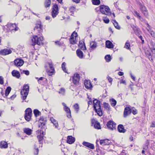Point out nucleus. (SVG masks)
Wrapping results in <instances>:
<instances>
[{"instance_id": "obj_1", "label": "nucleus", "mask_w": 155, "mask_h": 155, "mask_svg": "<svg viewBox=\"0 0 155 155\" xmlns=\"http://www.w3.org/2000/svg\"><path fill=\"white\" fill-rule=\"evenodd\" d=\"M43 37L42 36L34 35L30 40L29 44L30 46H32L34 49H35L34 46L36 45H41L43 44Z\"/></svg>"}, {"instance_id": "obj_2", "label": "nucleus", "mask_w": 155, "mask_h": 155, "mask_svg": "<svg viewBox=\"0 0 155 155\" xmlns=\"http://www.w3.org/2000/svg\"><path fill=\"white\" fill-rule=\"evenodd\" d=\"M94 107L95 110L100 116H101L103 115V113L101 108L100 101L97 99H94L93 101Z\"/></svg>"}, {"instance_id": "obj_3", "label": "nucleus", "mask_w": 155, "mask_h": 155, "mask_svg": "<svg viewBox=\"0 0 155 155\" xmlns=\"http://www.w3.org/2000/svg\"><path fill=\"white\" fill-rule=\"evenodd\" d=\"M29 92V86L28 84H24L22 90L21 91V98L23 101L26 99Z\"/></svg>"}, {"instance_id": "obj_4", "label": "nucleus", "mask_w": 155, "mask_h": 155, "mask_svg": "<svg viewBox=\"0 0 155 155\" xmlns=\"http://www.w3.org/2000/svg\"><path fill=\"white\" fill-rule=\"evenodd\" d=\"M100 11L103 14L108 16L111 15V12L109 7L104 5H101L100 6Z\"/></svg>"}, {"instance_id": "obj_5", "label": "nucleus", "mask_w": 155, "mask_h": 155, "mask_svg": "<svg viewBox=\"0 0 155 155\" xmlns=\"http://www.w3.org/2000/svg\"><path fill=\"white\" fill-rule=\"evenodd\" d=\"M32 112V110L30 108H28L26 110H25V118L26 120L29 121L30 120L31 117Z\"/></svg>"}, {"instance_id": "obj_6", "label": "nucleus", "mask_w": 155, "mask_h": 155, "mask_svg": "<svg viewBox=\"0 0 155 155\" xmlns=\"http://www.w3.org/2000/svg\"><path fill=\"white\" fill-rule=\"evenodd\" d=\"M58 6L57 4L53 5L52 8V10L51 12V15L52 17L54 18L55 17L58 13Z\"/></svg>"}, {"instance_id": "obj_7", "label": "nucleus", "mask_w": 155, "mask_h": 155, "mask_svg": "<svg viewBox=\"0 0 155 155\" xmlns=\"http://www.w3.org/2000/svg\"><path fill=\"white\" fill-rule=\"evenodd\" d=\"M107 126L109 129L113 130L116 129V124L112 121H110L107 122Z\"/></svg>"}, {"instance_id": "obj_8", "label": "nucleus", "mask_w": 155, "mask_h": 155, "mask_svg": "<svg viewBox=\"0 0 155 155\" xmlns=\"http://www.w3.org/2000/svg\"><path fill=\"white\" fill-rule=\"evenodd\" d=\"M80 76L79 74H75L72 77V81L73 83L74 84H77L79 81Z\"/></svg>"}, {"instance_id": "obj_9", "label": "nucleus", "mask_w": 155, "mask_h": 155, "mask_svg": "<svg viewBox=\"0 0 155 155\" xmlns=\"http://www.w3.org/2000/svg\"><path fill=\"white\" fill-rule=\"evenodd\" d=\"M7 27L11 31H16L18 30V28L16 27L15 24L8 23L7 25Z\"/></svg>"}, {"instance_id": "obj_10", "label": "nucleus", "mask_w": 155, "mask_h": 155, "mask_svg": "<svg viewBox=\"0 0 155 155\" xmlns=\"http://www.w3.org/2000/svg\"><path fill=\"white\" fill-rule=\"evenodd\" d=\"M77 36V34L76 33L74 32L71 35L70 39V41L71 44H74L76 43V38Z\"/></svg>"}, {"instance_id": "obj_11", "label": "nucleus", "mask_w": 155, "mask_h": 155, "mask_svg": "<svg viewBox=\"0 0 155 155\" xmlns=\"http://www.w3.org/2000/svg\"><path fill=\"white\" fill-rule=\"evenodd\" d=\"M140 9L144 15L147 17L148 16V12L146 7L142 5H141L140 6Z\"/></svg>"}, {"instance_id": "obj_12", "label": "nucleus", "mask_w": 155, "mask_h": 155, "mask_svg": "<svg viewBox=\"0 0 155 155\" xmlns=\"http://www.w3.org/2000/svg\"><path fill=\"white\" fill-rule=\"evenodd\" d=\"M132 112V109L129 107H125L124 111V116L126 117L127 115H130Z\"/></svg>"}, {"instance_id": "obj_13", "label": "nucleus", "mask_w": 155, "mask_h": 155, "mask_svg": "<svg viewBox=\"0 0 155 155\" xmlns=\"http://www.w3.org/2000/svg\"><path fill=\"white\" fill-rule=\"evenodd\" d=\"M24 63L23 61L20 59H16L14 61L15 65L18 67L22 66Z\"/></svg>"}, {"instance_id": "obj_14", "label": "nucleus", "mask_w": 155, "mask_h": 155, "mask_svg": "<svg viewBox=\"0 0 155 155\" xmlns=\"http://www.w3.org/2000/svg\"><path fill=\"white\" fill-rule=\"evenodd\" d=\"M46 65L45 66V67L46 68L48 66L50 69V70L48 69H47V71L49 72L50 73H52L54 71V69L52 63L51 62H48L46 64Z\"/></svg>"}, {"instance_id": "obj_15", "label": "nucleus", "mask_w": 155, "mask_h": 155, "mask_svg": "<svg viewBox=\"0 0 155 155\" xmlns=\"http://www.w3.org/2000/svg\"><path fill=\"white\" fill-rule=\"evenodd\" d=\"M42 26L41 25V23H38L36 25L34 29V31L37 33H40L42 30Z\"/></svg>"}, {"instance_id": "obj_16", "label": "nucleus", "mask_w": 155, "mask_h": 155, "mask_svg": "<svg viewBox=\"0 0 155 155\" xmlns=\"http://www.w3.org/2000/svg\"><path fill=\"white\" fill-rule=\"evenodd\" d=\"M12 51L9 49H4L0 51V54L2 55H6L11 53Z\"/></svg>"}, {"instance_id": "obj_17", "label": "nucleus", "mask_w": 155, "mask_h": 155, "mask_svg": "<svg viewBox=\"0 0 155 155\" xmlns=\"http://www.w3.org/2000/svg\"><path fill=\"white\" fill-rule=\"evenodd\" d=\"M82 144L84 146L91 149H93L94 148V147L93 144L89 142L84 141L83 142Z\"/></svg>"}, {"instance_id": "obj_18", "label": "nucleus", "mask_w": 155, "mask_h": 155, "mask_svg": "<svg viewBox=\"0 0 155 155\" xmlns=\"http://www.w3.org/2000/svg\"><path fill=\"white\" fill-rule=\"evenodd\" d=\"M84 84L85 87L87 89H90L92 87V85L89 81L85 80Z\"/></svg>"}, {"instance_id": "obj_19", "label": "nucleus", "mask_w": 155, "mask_h": 155, "mask_svg": "<svg viewBox=\"0 0 155 155\" xmlns=\"http://www.w3.org/2000/svg\"><path fill=\"white\" fill-rule=\"evenodd\" d=\"M12 74L13 77L17 78H19L20 77V74L19 71L17 70H13L12 72Z\"/></svg>"}, {"instance_id": "obj_20", "label": "nucleus", "mask_w": 155, "mask_h": 155, "mask_svg": "<svg viewBox=\"0 0 155 155\" xmlns=\"http://www.w3.org/2000/svg\"><path fill=\"white\" fill-rule=\"evenodd\" d=\"M38 135L37 136V138L38 139L39 141L41 140L44 137V131L43 130H38Z\"/></svg>"}, {"instance_id": "obj_21", "label": "nucleus", "mask_w": 155, "mask_h": 155, "mask_svg": "<svg viewBox=\"0 0 155 155\" xmlns=\"http://www.w3.org/2000/svg\"><path fill=\"white\" fill-rule=\"evenodd\" d=\"M97 46V43L94 41H90V47L92 50L95 49Z\"/></svg>"}, {"instance_id": "obj_22", "label": "nucleus", "mask_w": 155, "mask_h": 155, "mask_svg": "<svg viewBox=\"0 0 155 155\" xmlns=\"http://www.w3.org/2000/svg\"><path fill=\"white\" fill-rule=\"evenodd\" d=\"M75 140L74 137L72 136H68L67 139V142L70 144L73 143Z\"/></svg>"}, {"instance_id": "obj_23", "label": "nucleus", "mask_w": 155, "mask_h": 155, "mask_svg": "<svg viewBox=\"0 0 155 155\" xmlns=\"http://www.w3.org/2000/svg\"><path fill=\"white\" fill-rule=\"evenodd\" d=\"M8 147L7 143L4 141H2L0 142V148H6Z\"/></svg>"}, {"instance_id": "obj_24", "label": "nucleus", "mask_w": 155, "mask_h": 155, "mask_svg": "<svg viewBox=\"0 0 155 155\" xmlns=\"http://www.w3.org/2000/svg\"><path fill=\"white\" fill-rule=\"evenodd\" d=\"M117 129L118 131L120 133H124L126 131L123 126L121 124H120L118 126Z\"/></svg>"}, {"instance_id": "obj_25", "label": "nucleus", "mask_w": 155, "mask_h": 155, "mask_svg": "<svg viewBox=\"0 0 155 155\" xmlns=\"http://www.w3.org/2000/svg\"><path fill=\"white\" fill-rule=\"evenodd\" d=\"M106 47L109 48H114L112 43L108 40L106 42Z\"/></svg>"}, {"instance_id": "obj_26", "label": "nucleus", "mask_w": 155, "mask_h": 155, "mask_svg": "<svg viewBox=\"0 0 155 155\" xmlns=\"http://www.w3.org/2000/svg\"><path fill=\"white\" fill-rule=\"evenodd\" d=\"M100 143L101 145H109L110 143L109 140L107 139L101 140H100Z\"/></svg>"}, {"instance_id": "obj_27", "label": "nucleus", "mask_w": 155, "mask_h": 155, "mask_svg": "<svg viewBox=\"0 0 155 155\" xmlns=\"http://www.w3.org/2000/svg\"><path fill=\"white\" fill-rule=\"evenodd\" d=\"M62 104L64 106V109L67 113L71 114V111L68 107L67 106L66 104L64 103H62Z\"/></svg>"}, {"instance_id": "obj_28", "label": "nucleus", "mask_w": 155, "mask_h": 155, "mask_svg": "<svg viewBox=\"0 0 155 155\" xmlns=\"http://www.w3.org/2000/svg\"><path fill=\"white\" fill-rule=\"evenodd\" d=\"M78 46L80 48L83 50H85L86 49L85 44L83 41H80Z\"/></svg>"}, {"instance_id": "obj_29", "label": "nucleus", "mask_w": 155, "mask_h": 155, "mask_svg": "<svg viewBox=\"0 0 155 155\" xmlns=\"http://www.w3.org/2000/svg\"><path fill=\"white\" fill-rule=\"evenodd\" d=\"M23 131L24 133L27 135H30L32 132V130L29 128H23Z\"/></svg>"}, {"instance_id": "obj_30", "label": "nucleus", "mask_w": 155, "mask_h": 155, "mask_svg": "<svg viewBox=\"0 0 155 155\" xmlns=\"http://www.w3.org/2000/svg\"><path fill=\"white\" fill-rule=\"evenodd\" d=\"M76 53L77 56L80 58H83V52L80 50L78 49L76 51Z\"/></svg>"}, {"instance_id": "obj_31", "label": "nucleus", "mask_w": 155, "mask_h": 155, "mask_svg": "<svg viewBox=\"0 0 155 155\" xmlns=\"http://www.w3.org/2000/svg\"><path fill=\"white\" fill-rule=\"evenodd\" d=\"M50 120L51 122L54 124V125L55 126V128H57L58 126V124L56 120L54 119L53 117L50 118Z\"/></svg>"}, {"instance_id": "obj_32", "label": "nucleus", "mask_w": 155, "mask_h": 155, "mask_svg": "<svg viewBox=\"0 0 155 155\" xmlns=\"http://www.w3.org/2000/svg\"><path fill=\"white\" fill-rule=\"evenodd\" d=\"M110 102L111 105L113 107H115L117 101L113 98L110 99Z\"/></svg>"}, {"instance_id": "obj_33", "label": "nucleus", "mask_w": 155, "mask_h": 155, "mask_svg": "<svg viewBox=\"0 0 155 155\" xmlns=\"http://www.w3.org/2000/svg\"><path fill=\"white\" fill-rule=\"evenodd\" d=\"M51 2V0H45L44 3L45 7L47 8L49 7L50 5Z\"/></svg>"}, {"instance_id": "obj_34", "label": "nucleus", "mask_w": 155, "mask_h": 155, "mask_svg": "<svg viewBox=\"0 0 155 155\" xmlns=\"http://www.w3.org/2000/svg\"><path fill=\"white\" fill-rule=\"evenodd\" d=\"M11 90V88L10 87H8L5 90V97L7 96Z\"/></svg>"}, {"instance_id": "obj_35", "label": "nucleus", "mask_w": 155, "mask_h": 155, "mask_svg": "<svg viewBox=\"0 0 155 155\" xmlns=\"http://www.w3.org/2000/svg\"><path fill=\"white\" fill-rule=\"evenodd\" d=\"M33 112L35 116L36 117L39 116L41 114V113L37 109L34 110Z\"/></svg>"}, {"instance_id": "obj_36", "label": "nucleus", "mask_w": 155, "mask_h": 155, "mask_svg": "<svg viewBox=\"0 0 155 155\" xmlns=\"http://www.w3.org/2000/svg\"><path fill=\"white\" fill-rule=\"evenodd\" d=\"M66 65V64L65 62H64L62 63L61 65V68L65 72L68 73L67 70L66 69L65 66Z\"/></svg>"}, {"instance_id": "obj_37", "label": "nucleus", "mask_w": 155, "mask_h": 155, "mask_svg": "<svg viewBox=\"0 0 155 155\" xmlns=\"http://www.w3.org/2000/svg\"><path fill=\"white\" fill-rule=\"evenodd\" d=\"M114 21V22L113 23L115 28L118 29H120V28L118 25V23L116 21V20Z\"/></svg>"}, {"instance_id": "obj_38", "label": "nucleus", "mask_w": 155, "mask_h": 155, "mask_svg": "<svg viewBox=\"0 0 155 155\" xmlns=\"http://www.w3.org/2000/svg\"><path fill=\"white\" fill-rule=\"evenodd\" d=\"M130 45L129 41H127L125 43L124 48H126L127 49L130 50Z\"/></svg>"}, {"instance_id": "obj_39", "label": "nucleus", "mask_w": 155, "mask_h": 155, "mask_svg": "<svg viewBox=\"0 0 155 155\" xmlns=\"http://www.w3.org/2000/svg\"><path fill=\"white\" fill-rule=\"evenodd\" d=\"M65 89L64 88H61L58 92L59 94L62 95H64L65 93Z\"/></svg>"}, {"instance_id": "obj_40", "label": "nucleus", "mask_w": 155, "mask_h": 155, "mask_svg": "<svg viewBox=\"0 0 155 155\" xmlns=\"http://www.w3.org/2000/svg\"><path fill=\"white\" fill-rule=\"evenodd\" d=\"M105 59L107 62H109L111 60V57L110 55H107L105 57Z\"/></svg>"}, {"instance_id": "obj_41", "label": "nucleus", "mask_w": 155, "mask_h": 155, "mask_svg": "<svg viewBox=\"0 0 155 155\" xmlns=\"http://www.w3.org/2000/svg\"><path fill=\"white\" fill-rule=\"evenodd\" d=\"M73 107L76 112L78 113L79 109V105L77 104H76L73 106Z\"/></svg>"}, {"instance_id": "obj_42", "label": "nucleus", "mask_w": 155, "mask_h": 155, "mask_svg": "<svg viewBox=\"0 0 155 155\" xmlns=\"http://www.w3.org/2000/svg\"><path fill=\"white\" fill-rule=\"evenodd\" d=\"M94 127L97 129H100L101 128V126L100 123L98 122L94 124Z\"/></svg>"}, {"instance_id": "obj_43", "label": "nucleus", "mask_w": 155, "mask_h": 155, "mask_svg": "<svg viewBox=\"0 0 155 155\" xmlns=\"http://www.w3.org/2000/svg\"><path fill=\"white\" fill-rule=\"evenodd\" d=\"M93 4L94 5H98L100 3L99 0H92Z\"/></svg>"}, {"instance_id": "obj_44", "label": "nucleus", "mask_w": 155, "mask_h": 155, "mask_svg": "<svg viewBox=\"0 0 155 155\" xmlns=\"http://www.w3.org/2000/svg\"><path fill=\"white\" fill-rule=\"evenodd\" d=\"M75 10V8L74 7H71L69 9V12L71 13V14L72 15L74 14V12Z\"/></svg>"}, {"instance_id": "obj_45", "label": "nucleus", "mask_w": 155, "mask_h": 155, "mask_svg": "<svg viewBox=\"0 0 155 155\" xmlns=\"http://www.w3.org/2000/svg\"><path fill=\"white\" fill-rule=\"evenodd\" d=\"M103 20L105 23L107 24L109 23L110 21L109 18L107 17H103Z\"/></svg>"}, {"instance_id": "obj_46", "label": "nucleus", "mask_w": 155, "mask_h": 155, "mask_svg": "<svg viewBox=\"0 0 155 155\" xmlns=\"http://www.w3.org/2000/svg\"><path fill=\"white\" fill-rule=\"evenodd\" d=\"M34 148L35 149V150L34 151V153L35 155H37L38 154V153L39 152V150H38V148L37 147H36L35 145V147H34Z\"/></svg>"}, {"instance_id": "obj_47", "label": "nucleus", "mask_w": 155, "mask_h": 155, "mask_svg": "<svg viewBox=\"0 0 155 155\" xmlns=\"http://www.w3.org/2000/svg\"><path fill=\"white\" fill-rule=\"evenodd\" d=\"M134 15L135 17H137L138 18L139 17H140V15L139 13H138L137 11L135 10L134 12Z\"/></svg>"}, {"instance_id": "obj_48", "label": "nucleus", "mask_w": 155, "mask_h": 155, "mask_svg": "<svg viewBox=\"0 0 155 155\" xmlns=\"http://www.w3.org/2000/svg\"><path fill=\"white\" fill-rule=\"evenodd\" d=\"M104 107L107 110H109L110 107V106L107 103H104Z\"/></svg>"}, {"instance_id": "obj_49", "label": "nucleus", "mask_w": 155, "mask_h": 155, "mask_svg": "<svg viewBox=\"0 0 155 155\" xmlns=\"http://www.w3.org/2000/svg\"><path fill=\"white\" fill-rule=\"evenodd\" d=\"M147 30L148 31L149 33H150L152 37H154L155 33H154V32L153 31L151 30L150 29L149 30V29H147Z\"/></svg>"}, {"instance_id": "obj_50", "label": "nucleus", "mask_w": 155, "mask_h": 155, "mask_svg": "<svg viewBox=\"0 0 155 155\" xmlns=\"http://www.w3.org/2000/svg\"><path fill=\"white\" fill-rule=\"evenodd\" d=\"M152 52L154 54L155 53V44L152 45L151 48Z\"/></svg>"}, {"instance_id": "obj_51", "label": "nucleus", "mask_w": 155, "mask_h": 155, "mask_svg": "<svg viewBox=\"0 0 155 155\" xmlns=\"http://www.w3.org/2000/svg\"><path fill=\"white\" fill-rule=\"evenodd\" d=\"M4 84L3 78L2 76H0V84Z\"/></svg>"}, {"instance_id": "obj_52", "label": "nucleus", "mask_w": 155, "mask_h": 155, "mask_svg": "<svg viewBox=\"0 0 155 155\" xmlns=\"http://www.w3.org/2000/svg\"><path fill=\"white\" fill-rule=\"evenodd\" d=\"M107 79L108 81L111 83L112 81V79L110 77L108 76L107 77Z\"/></svg>"}, {"instance_id": "obj_53", "label": "nucleus", "mask_w": 155, "mask_h": 155, "mask_svg": "<svg viewBox=\"0 0 155 155\" xmlns=\"http://www.w3.org/2000/svg\"><path fill=\"white\" fill-rule=\"evenodd\" d=\"M22 72L27 75H28L29 74V72L28 70H23Z\"/></svg>"}, {"instance_id": "obj_54", "label": "nucleus", "mask_w": 155, "mask_h": 155, "mask_svg": "<svg viewBox=\"0 0 155 155\" xmlns=\"http://www.w3.org/2000/svg\"><path fill=\"white\" fill-rule=\"evenodd\" d=\"M132 112L134 115L136 114L137 113V110L135 109H132Z\"/></svg>"}, {"instance_id": "obj_55", "label": "nucleus", "mask_w": 155, "mask_h": 155, "mask_svg": "<svg viewBox=\"0 0 155 155\" xmlns=\"http://www.w3.org/2000/svg\"><path fill=\"white\" fill-rule=\"evenodd\" d=\"M129 140L130 141H133L134 140V137L132 135H130L129 137Z\"/></svg>"}, {"instance_id": "obj_56", "label": "nucleus", "mask_w": 155, "mask_h": 155, "mask_svg": "<svg viewBox=\"0 0 155 155\" xmlns=\"http://www.w3.org/2000/svg\"><path fill=\"white\" fill-rule=\"evenodd\" d=\"M16 97L15 95H13L10 97V99L11 100H13Z\"/></svg>"}, {"instance_id": "obj_57", "label": "nucleus", "mask_w": 155, "mask_h": 155, "mask_svg": "<svg viewBox=\"0 0 155 155\" xmlns=\"http://www.w3.org/2000/svg\"><path fill=\"white\" fill-rule=\"evenodd\" d=\"M130 77H131V78H132V79L134 81H135V78L133 76L132 74L131 73L130 74Z\"/></svg>"}, {"instance_id": "obj_58", "label": "nucleus", "mask_w": 155, "mask_h": 155, "mask_svg": "<svg viewBox=\"0 0 155 155\" xmlns=\"http://www.w3.org/2000/svg\"><path fill=\"white\" fill-rule=\"evenodd\" d=\"M125 83H126L125 81V80H121L120 82V84H125Z\"/></svg>"}, {"instance_id": "obj_59", "label": "nucleus", "mask_w": 155, "mask_h": 155, "mask_svg": "<svg viewBox=\"0 0 155 155\" xmlns=\"http://www.w3.org/2000/svg\"><path fill=\"white\" fill-rule=\"evenodd\" d=\"M118 74L119 76H121L124 74V73L123 72L120 71L118 73Z\"/></svg>"}, {"instance_id": "obj_60", "label": "nucleus", "mask_w": 155, "mask_h": 155, "mask_svg": "<svg viewBox=\"0 0 155 155\" xmlns=\"http://www.w3.org/2000/svg\"><path fill=\"white\" fill-rule=\"evenodd\" d=\"M73 2H75L76 3H78L80 2V0H72Z\"/></svg>"}, {"instance_id": "obj_61", "label": "nucleus", "mask_w": 155, "mask_h": 155, "mask_svg": "<svg viewBox=\"0 0 155 155\" xmlns=\"http://www.w3.org/2000/svg\"><path fill=\"white\" fill-rule=\"evenodd\" d=\"M138 18L142 21H143L144 20L143 18L141 17V16H140V17H139Z\"/></svg>"}, {"instance_id": "obj_62", "label": "nucleus", "mask_w": 155, "mask_h": 155, "mask_svg": "<svg viewBox=\"0 0 155 155\" xmlns=\"http://www.w3.org/2000/svg\"><path fill=\"white\" fill-rule=\"evenodd\" d=\"M44 79V78L43 77H41L38 80V81L39 83H40V81H42Z\"/></svg>"}, {"instance_id": "obj_63", "label": "nucleus", "mask_w": 155, "mask_h": 155, "mask_svg": "<svg viewBox=\"0 0 155 155\" xmlns=\"http://www.w3.org/2000/svg\"><path fill=\"white\" fill-rule=\"evenodd\" d=\"M1 94L4 97H6L5 96V94H4V92L2 90L1 92Z\"/></svg>"}, {"instance_id": "obj_64", "label": "nucleus", "mask_w": 155, "mask_h": 155, "mask_svg": "<svg viewBox=\"0 0 155 155\" xmlns=\"http://www.w3.org/2000/svg\"><path fill=\"white\" fill-rule=\"evenodd\" d=\"M51 19V18L49 16H47L46 17L45 19L46 20H50Z\"/></svg>"}]
</instances>
